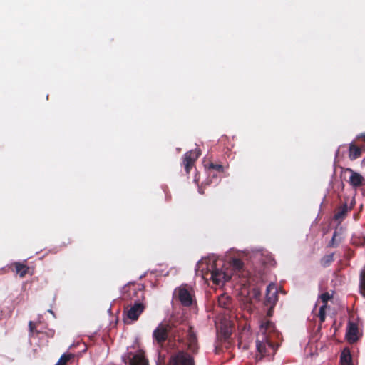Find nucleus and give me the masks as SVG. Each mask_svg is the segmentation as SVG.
<instances>
[{
  "mask_svg": "<svg viewBox=\"0 0 365 365\" xmlns=\"http://www.w3.org/2000/svg\"><path fill=\"white\" fill-rule=\"evenodd\" d=\"M280 333L275 325L269 320L262 321L260 331L256 340V346L262 356H273L279 347Z\"/></svg>",
  "mask_w": 365,
  "mask_h": 365,
  "instance_id": "obj_1",
  "label": "nucleus"
},
{
  "mask_svg": "<svg viewBox=\"0 0 365 365\" xmlns=\"http://www.w3.org/2000/svg\"><path fill=\"white\" fill-rule=\"evenodd\" d=\"M199 267L202 268L203 277L209 279L217 285L224 284L231 279L232 271L225 267V263L222 259H208L198 262Z\"/></svg>",
  "mask_w": 365,
  "mask_h": 365,
  "instance_id": "obj_2",
  "label": "nucleus"
},
{
  "mask_svg": "<svg viewBox=\"0 0 365 365\" xmlns=\"http://www.w3.org/2000/svg\"><path fill=\"white\" fill-rule=\"evenodd\" d=\"M123 298L140 302V299L144 298L143 289L140 285L128 284L123 287Z\"/></svg>",
  "mask_w": 365,
  "mask_h": 365,
  "instance_id": "obj_3",
  "label": "nucleus"
},
{
  "mask_svg": "<svg viewBox=\"0 0 365 365\" xmlns=\"http://www.w3.org/2000/svg\"><path fill=\"white\" fill-rule=\"evenodd\" d=\"M170 364V365H195V360L190 354L181 350L171 356Z\"/></svg>",
  "mask_w": 365,
  "mask_h": 365,
  "instance_id": "obj_4",
  "label": "nucleus"
},
{
  "mask_svg": "<svg viewBox=\"0 0 365 365\" xmlns=\"http://www.w3.org/2000/svg\"><path fill=\"white\" fill-rule=\"evenodd\" d=\"M145 308V304L141 302H135L133 304L127 306L125 308L123 314L126 315L128 319L132 321H136L143 312Z\"/></svg>",
  "mask_w": 365,
  "mask_h": 365,
  "instance_id": "obj_5",
  "label": "nucleus"
},
{
  "mask_svg": "<svg viewBox=\"0 0 365 365\" xmlns=\"http://www.w3.org/2000/svg\"><path fill=\"white\" fill-rule=\"evenodd\" d=\"M170 328L169 324H160L153 331V338L154 341H155L158 344L163 345L168 339Z\"/></svg>",
  "mask_w": 365,
  "mask_h": 365,
  "instance_id": "obj_6",
  "label": "nucleus"
},
{
  "mask_svg": "<svg viewBox=\"0 0 365 365\" xmlns=\"http://www.w3.org/2000/svg\"><path fill=\"white\" fill-rule=\"evenodd\" d=\"M175 293L177 294L180 303L183 306L190 307L192 304L193 299L192 293L186 286L178 287L175 289Z\"/></svg>",
  "mask_w": 365,
  "mask_h": 365,
  "instance_id": "obj_7",
  "label": "nucleus"
},
{
  "mask_svg": "<svg viewBox=\"0 0 365 365\" xmlns=\"http://www.w3.org/2000/svg\"><path fill=\"white\" fill-rule=\"evenodd\" d=\"M200 155V153L197 149L190 150L184 155L182 164L187 174L190 172L195 162Z\"/></svg>",
  "mask_w": 365,
  "mask_h": 365,
  "instance_id": "obj_8",
  "label": "nucleus"
},
{
  "mask_svg": "<svg viewBox=\"0 0 365 365\" xmlns=\"http://www.w3.org/2000/svg\"><path fill=\"white\" fill-rule=\"evenodd\" d=\"M349 173V177L348 182L354 188H358L365 185V178L359 173L355 172L351 168H346L344 173Z\"/></svg>",
  "mask_w": 365,
  "mask_h": 365,
  "instance_id": "obj_9",
  "label": "nucleus"
},
{
  "mask_svg": "<svg viewBox=\"0 0 365 365\" xmlns=\"http://www.w3.org/2000/svg\"><path fill=\"white\" fill-rule=\"evenodd\" d=\"M187 350L192 354H195L198 351V343L197 335L195 333L192 327H189L188 332L186 337Z\"/></svg>",
  "mask_w": 365,
  "mask_h": 365,
  "instance_id": "obj_10",
  "label": "nucleus"
},
{
  "mask_svg": "<svg viewBox=\"0 0 365 365\" xmlns=\"http://www.w3.org/2000/svg\"><path fill=\"white\" fill-rule=\"evenodd\" d=\"M358 334V325L354 322H349L348 324L347 331L346 334L347 341L350 344H354L356 342L359 338Z\"/></svg>",
  "mask_w": 365,
  "mask_h": 365,
  "instance_id": "obj_11",
  "label": "nucleus"
},
{
  "mask_svg": "<svg viewBox=\"0 0 365 365\" xmlns=\"http://www.w3.org/2000/svg\"><path fill=\"white\" fill-rule=\"evenodd\" d=\"M125 363L127 365H148V361L143 352L128 356V360H125Z\"/></svg>",
  "mask_w": 365,
  "mask_h": 365,
  "instance_id": "obj_12",
  "label": "nucleus"
},
{
  "mask_svg": "<svg viewBox=\"0 0 365 365\" xmlns=\"http://www.w3.org/2000/svg\"><path fill=\"white\" fill-rule=\"evenodd\" d=\"M266 292L264 305L274 307L277 301V294L274 285L269 284L267 287Z\"/></svg>",
  "mask_w": 365,
  "mask_h": 365,
  "instance_id": "obj_13",
  "label": "nucleus"
},
{
  "mask_svg": "<svg viewBox=\"0 0 365 365\" xmlns=\"http://www.w3.org/2000/svg\"><path fill=\"white\" fill-rule=\"evenodd\" d=\"M217 302L219 307L225 309L230 310L232 307V299L226 293H222L218 297Z\"/></svg>",
  "mask_w": 365,
  "mask_h": 365,
  "instance_id": "obj_14",
  "label": "nucleus"
},
{
  "mask_svg": "<svg viewBox=\"0 0 365 365\" xmlns=\"http://www.w3.org/2000/svg\"><path fill=\"white\" fill-rule=\"evenodd\" d=\"M362 148L356 145L354 143L349 144V158L354 160L359 158L361 155Z\"/></svg>",
  "mask_w": 365,
  "mask_h": 365,
  "instance_id": "obj_15",
  "label": "nucleus"
},
{
  "mask_svg": "<svg viewBox=\"0 0 365 365\" xmlns=\"http://www.w3.org/2000/svg\"><path fill=\"white\" fill-rule=\"evenodd\" d=\"M341 365H352V356L349 349L345 348L341 353L340 356Z\"/></svg>",
  "mask_w": 365,
  "mask_h": 365,
  "instance_id": "obj_16",
  "label": "nucleus"
},
{
  "mask_svg": "<svg viewBox=\"0 0 365 365\" xmlns=\"http://www.w3.org/2000/svg\"><path fill=\"white\" fill-rule=\"evenodd\" d=\"M14 267L15 272L20 276L24 277L29 272V267L21 262H15L12 264Z\"/></svg>",
  "mask_w": 365,
  "mask_h": 365,
  "instance_id": "obj_17",
  "label": "nucleus"
},
{
  "mask_svg": "<svg viewBox=\"0 0 365 365\" xmlns=\"http://www.w3.org/2000/svg\"><path fill=\"white\" fill-rule=\"evenodd\" d=\"M230 267H232V271L238 273L242 270L243 267H244V263L240 259L234 258L230 261Z\"/></svg>",
  "mask_w": 365,
  "mask_h": 365,
  "instance_id": "obj_18",
  "label": "nucleus"
},
{
  "mask_svg": "<svg viewBox=\"0 0 365 365\" xmlns=\"http://www.w3.org/2000/svg\"><path fill=\"white\" fill-rule=\"evenodd\" d=\"M29 337H34V336H40L41 334L43 333V331L37 329L36 323H34L32 321H30L29 322Z\"/></svg>",
  "mask_w": 365,
  "mask_h": 365,
  "instance_id": "obj_19",
  "label": "nucleus"
},
{
  "mask_svg": "<svg viewBox=\"0 0 365 365\" xmlns=\"http://www.w3.org/2000/svg\"><path fill=\"white\" fill-rule=\"evenodd\" d=\"M348 212V206L346 204H344L342 206L339 207L337 212L334 215V219L338 220L343 219Z\"/></svg>",
  "mask_w": 365,
  "mask_h": 365,
  "instance_id": "obj_20",
  "label": "nucleus"
},
{
  "mask_svg": "<svg viewBox=\"0 0 365 365\" xmlns=\"http://www.w3.org/2000/svg\"><path fill=\"white\" fill-rule=\"evenodd\" d=\"M334 253L324 255L320 259V264L323 267H329L334 262Z\"/></svg>",
  "mask_w": 365,
  "mask_h": 365,
  "instance_id": "obj_21",
  "label": "nucleus"
},
{
  "mask_svg": "<svg viewBox=\"0 0 365 365\" xmlns=\"http://www.w3.org/2000/svg\"><path fill=\"white\" fill-rule=\"evenodd\" d=\"M351 241L356 246H365V237L363 235H354Z\"/></svg>",
  "mask_w": 365,
  "mask_h": 365,
  "instance_id": "obj_22",
  "label": "nucleus"
},
{
  "mask_svg": "<svg viewBox=\"0 0 365 365\" xmlns=\"http://www.w3.org/2000/svg\"><path fill=\"white\" fill-rule=\"evenodd\" d=\"M73 357V354H63L61 355L56 365H66L67 362L69 361Z\"/></svg>",
  "mask_w": 365,
  "mask_h": 365,
  "instance_id": "obj_23",
  "label": "nucleus"
},
{
  "mask_svg": "<svg viewBox=\"0 0 365 365\" xmlns=\"http://www.w3.org/2000/svg\"><path fill=\"white\" fill-rule=\"evenodd\" d=\"M207 168L209 169L215 170L217 171L218 173H224V171H225V168L222 165L214 163L212 162L207 165Z\"/></svg>",
  "mask_w": 365,
  "mask_h": 365,
  "instance_id": "obj_24",
  "label": "nucleus"
},
{
  "mask_svg": "<svg viewBox=\"0 0 365 365\" xmlns=\"http://www.w3.org/2000/svg\"><path fill=\"white\" fill-rule=\"evenodd\" d=\"M327 305L323 304L320 307L318 316L319 317L320 322H324L326 318V309Z\"/></svg>",
  "mask_w": 365,
  "mask_h": 365,
  "instance_id": "obj_25",
  "label": "nucleus"
},
{
  "mask_svg": "<svg viewBox=\"0 0 365 365\" xmlns=\"http://www.w3.org/2000/svg\"><path fill=\"white\" fill-rule=\"evenodd\" d=\"M338 233L336 231H334L332 238L328 244V247H336L339 245V242H336V237Z\"/></svg>",
  "mask_w": 365,
  "mask_h": 365,
  "instance_id": "obj_26",
  "label": "nucleus"
},
{
  "mask_svg": "<svg viewBox=\"0 0 365 365\" xmlns=\"http://www.w3.org/2000/svg\"><path fill=\"white\" fill-rule=\"evenodd\" d=\"M332 297L329 292H324L319 295V299L324 305H327L328 301Z\"/></svg>",
  "mask_w": 365,
  "mask_h": 365,
  "instance_id": "obj_27",
  "label": "nucleus"
},
{
  "mask_svg": "<svg viewBox=\"0 0 365 365\" xmlns=\"http://www.w3.org/2000/svg\"><path fill=\"white\" fill-rule=\"evenodd\" d=\"M55 331L53 329H47L46 331H43V333L41 335H45L48 338H52L54 336Z\"/></svg>",
  "mask_w": 365,
  "mask_h": 365,
  "instance_id": "obj_28",
  "label": "nucleus"
},
{
  "mask_svg": "<svg viewBox=\"0 0 365 365\" xmlns=\"http://www.w3.org/2000/svg\"><path fill=\"white\" fill-rule=\"evenodd\" d=\"M221 334H222L224 340L226 341L230 338L231 331L228 329H225V330H221Z\"/></svg>",
  "mask_w": 365,
  "mask_h": 365,
  "instance_id": "obj_29",
  "label": "nucleus"
},
{
  "mask_svg": "<svg viewBox=\"0 0 365 365\" xmlns=\"http://www.w3.org/2000/svg\"><path fill=\"white\" fill-rule=\"evenodd\" d=\"M264 263L267 264L270 266H274L276 264V262H275L274 259H273L272 257V256H269L267 261H265Z\"/></svg>",
  "mask_w": 365,
  "mask_h": 365,
  "instance_id": "obj_30",
  "label": "nucleus"
},
{
  "mask_svg": "<svg viewBox=\"0 0 365 365\" xmlns=\"http://www.w3.org/2000/svg\"><path fill=\"white\" fill-rule=\"evenodd\" d=\"M267 307H268V310H267V316L270 317L273 314V311H274V307H272V306H267Z\"/></svg>",
  "mask_w": 365,
  "mask_h": 365,
  "instance_id": "obj_31",
  "label": "nucleus"
}]
</instances>
